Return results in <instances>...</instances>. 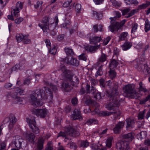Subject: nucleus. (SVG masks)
Listing matches in <instances>:
<instances>
[{
  "mask_svg": "<svg viewBox=\"0 0 150 150\" xmlns=\"http://www.w3.org/2000/svg\"><path fill=\"white\" fill-rule=\"evenodd\" d=\"M42 23H39L38 26L42 29L44 32H48V30L50 32L51 35L54 36L55 32L53 31L55 28L53 20L50 17L45 16L41 21Z\"/></svg>",
  "mask_w": 150,
  "mask_h": 150,
  "instance_id": "nucleus-1",
  "label": "nucleus"
},
{
  "mask_svg": "<svg viewBox=\"0 0 150 150\" xmlns=\"http://www.w3.org/2000/svg\"><path fill=\"white\" fill-rule=\"evenodd\" d=\"M115 94H106L108 100L110 101L106 104L105 108L109 110L116 111L118 110L122 100Z\"/></svg>",
  "mask_w": 150,
  "mask_h": 150,
  "instance_id": "nucleus-2",
  "label": "nucleus"
},
{
  "mask_svg": "<svg viewBox=\"0 0 150 150\" xmlns=\"http://www.w3.org/2000/svg\"><path fill=\"white\" fill-rule=\"evenodd\" d=\"M116 16L113 18H110L111 25L108 27L109 30L112 32L117 31L119 29L123 26L125 23L126 20H123L120 22L116 21V18H119L121 16V14L118 11H116Z\"/></svg>",
  "mask_w": 150,
  "mask_h": 150,
  "instance_id": "nucleus-3",
  "label": "nucleus"
},
{
  "mask_svg": "<svg viewBox=\"0 0 150 150\" xmlns=\"http://www.w3.org/2000/svg\"><path fill=\"white\" fill-rule=\"evenodd\" d=\"M57 81H54L53 83H49L48 82L44 81L45 84L47 86H49L52 88L53 91H52L48 87H44L42 89H38L33 91L32 94H52L53 93H55L57 90V86H58Z\"/></svg>",
  "mask_w": 150,
  "mask_h": 150,
  "instance_id": "nucleus-4",
  "label": "nucleus"
},
{
  "mask_svg": "<svg viewBox=\"0 0 150 150\" xmlns=\"http://www.w3.org/2000/svg\"><path fill=\"white\" fill-rule=\"evenodd\" d=\"M47 98V94H30L28 100L31 105L39 106L42 105L40 100H46Z\"/></svg>",
  "mask_w": 150,
  "mask_h": 150,
  "instance_id": "nucleus-5",
  "label": "nucleus"
},
{
  "mask_svg": "<svg viewBox=\"0 0 150 150\" xmlns=\"http://www.w3.org/2000/svg\"><path fill=\"white\" fill-rule=\"evenodd\" d=\"M35 117H34L33 120H31L29 118H27V122L30 128L32 131L35 134H37L40 132V130L36 126V123L35 120Z\"/></svg>",
  "mask_w": 150,
  "mask_h": 150,
  "instance_id": "nucleus-6",
  "label": "nucleus"
},
{
  "mask_svg": "<svg viewBox=\"0 0 150 150\" xmlns=\"http://www.w3.org/2000/svg\"><path fill=\"white\" fill-rule=\"evenodd\" d=\"M23 6V4L21 2H17L16 6L12 7L11 8L12 14H13L14 16L16 17L18 16L19 14L20 10L22 8Z\"/></svg>",
  "mask_w": 150,
  "mask_h": 150,
  "instance_id": "nucleus-7",
  "label": "nucleus"
},
{
  "mask_svg": "<svg viewBox=\"0 0 150 150\" xmlns=\"http://www.w3.org/2000/svg\"><path fill=\"white\" fill-rule=\"evenodd\" d=\"M33 113L38 117L44 118L48 113L47 110L45 109H35L32 110Z\"/></svg>",
  "mask_w": 150,
  "mask_h": 150,
  "instance_id": "nucleus-8",
  "label": "nucleus"
},
{
  "mask_svg": "<svg viewBox=\"0 0 150 150\" xmlns=\"http://www.w3.org/2000/svg\"><path fill=\"white\" fill-rule=\"evenodd\" d=\"M126 94H137V91L135 90L134 86L133 84H128L125 86L123 88Z\"/></svg>",
  "mask_w": 150,
  "mask_h": 150,
  "instance_id": "nucleus-9",
  "label": "nucleus"
},
{
  "mask_svg": "<svg viewBox=\"0 0 150 150\" xmlns=\"http://www.w3.org/2000/svg\"><path fill=\"white\" fill-rule=\"evenodd\" d=\"M116 148L118 150H127L129 149V143L128 142L122 141L118 142L116 144Z\"/></svg>",
  "mask_w": 150,
  "mask_h": 150,
  "instance_id": "nucleus-10",
  "label": "nucleus"
},
{
  "mask_svg": "<svg viewBox=\"0 0 150 150\" xmlns=\"http://www.w3.org/2000/svg\"><path fill=\"white\" fill-rule=\"evenodd\" d=\"M62 69V71H64L61 75L62 79L63 80H70L72 78L70 71L66 69L64 67H63Z\"/></svg>",
  "mask_w": 150,
  "mask_h": 150,
  "instance_id": "nucleus-11",
  "label": "nucleus"
},
{
  "mask_svg": "<svg viewBox=\"0 0 150 150\" xmlns=\"http://www.w3.org/2000/svg\"><path fill=\"white\" fill-rule=\"evenodd\" d=\"M81 113L80 110L75 109L73 111V114L71 115V119L72 120H76L81 119Z\"/></svg>",
  "mask_w": 150,
  "mask_h": 150,
  "instance_id": "nucleus-12",
  "label": "nucleus"
},
{
  "mask_svg": "<svg viewBox=\"0 0 150 150\" xmlns=\"http://www.w3.org/2000/svg\"><path fill=\"white\" fill-rule=\"evenodd\" d=\"M67 130V134L71 136L76 137L80 135L79 131L75 130L72 127H69Z\"/></svg>",
  "mask_w": 150,
  "mask_h": 150,
  "instance_id": "nucleus-13",
  "label": "nucleus"
},
{
  "mask_svg": "<svg viewBox=\"0 0 150 150\" xmlns=\"http://www.w3.org/2000/svg\"><path fill=\"white\" fill-rule=\"evenodd\" d=\"M125 122L124 121L119 122L116 125L113 129V131L115 134H119L120 133L121 130L124 126Z\"/></svg>",
  "mask_w": 150,
  "mask_h": 150,
  "instance_id": "nucleus-14",
  "label": "nucleus"
},
{
  "mask_svg": "<svg viewBox=\"0 0 150 150\" xmlns=\"http://www.w3.org/2000/svg\"><path fill=\"white\" fill-rule=\"evenodd\" d=\"M137 68L139 71H142L144 73L147 74L150 73V68L145 64H140Z\"/></svg>",
  "mask_w": 150,
  "mask_h": 150,
  "instance_id": "nucleus-15",
  "label": "nucleus"
},
{
  "mask_svg": "<svg viewBox=\"0 0 150 150\" xmlns=\"http://www.w3.org/2000/svg\"><path fill=\"white\" fill-rule=\"evenodd\" d=\"M91 34L88 35L89 38L90 43L91 44H96L97 43L99 42L101 40L102 38L100 36H95L91 37Z\"/></svg>",
  "mask_w": 150,
  "mask_h": 150,
  "instance_id": "nucleus-16",
  "label": "nucleus"
},
{
  "mask_svg": "<svg viewBox=\"0 0 150 150\" xmlns=\"http://www.w3.org/2000/svg\"><path fill=\"white\" fill-rule=\"evenodd\" d=\"M87 97L85 96L82 99L83 100L85 101V103L88 105H91L93 106L98 107L99 106V104L97 103V102L95 101H93L91 99H88L87 98Z\"/></svg>",
  "mask_w": 150,
  "mask_h": 150,
  "instance_id": "nucleus-17",
  "label": "nucleus"
},
{
  "mask_svg": "<svg viewBox=\"0 0 150 150\" xmlns=\"http://www.w3.org/2000/svg\"><path fill=\"white\" fill-rule=\"evenodd\" d=\"M23 141V139L21 137L17 136L15 137L14 144L16 147L20 148L21 146V144Z\"/></svg>",
  "mask_w": 150,
  "mask_h": 150,
  "instance_id": "nucleus-18",
  "label": "nucleus"
},
{
  "mask_svg": "<svg viewBox=\"0 0 150 150\" xmlns=\"http://www.w3.org/2000/svg\"><path fill=\"white\" fill-rule=\"evenodd\" d=\"M9 124L8 125V127L9 129H12L14 125L15 124L16 122V119L15 117L13 115H10L9 117Z\"/></svg>",
  "mask_w": 150,
  "mask_h": 150,
  "instance_id": "nucleus-19",
  "label": "nucleus"
},
{
  "mask_svg": "<svg viewBox=\"0 0 150 150\" xmlns=\"http://www.w3.org/2000/svg\"><path fill=\"white\" fill-rule=\"evenodd\" d=\"M127 126L126 127H129L132 128L133 127L135 124V121L133 117H129L127 118L126 120Z\"/></svg>",
  "mask_w": 150,
  "mask_h": 150,
  "instance_id": "nucleus-20",
  "label": "nucleus"
},
{
  "mask_svg": "<svg viewBox=\"0 0 150 150\" xmlns=\"http://www.w3.org/2000/svg\"><path fill=\"white\" fill-rule=\"evenodd\" d=\"M35 137V135L32 133L26 134V139L31 143H34Z\"/></svg>",
  "mask_w": 150,
  "mask_h": 150,
  "instance_id": "nucleus-21",
  "label": "nucleus"
},
{
  "mask_svg": "<svg viewBox=\"0 0 150 150\" xmlns=\"http://www.w3.org/2000/svg\"><path fill=\"white\" fill-rule=\"evenodd\" d=\"M44 141V139L42 137L38 139L37 144L38 150H41L43 149Z\"/></svg>",
  "mask_w": 150,
  "mask_h": 150,
  "instance_id": "nucleus-22",
  "label": "nucleus"
},
{
  "mask_svg": "<svg viewBox=\"0 0 150 150\" xmlns=\"http://www.w3.org/2000/svg\"><path fill=\"white\" fill-rule=\"evenodd\" d=\"M66 59H65V60L64 61L65 62L74 66H77L79 64V61L77 59L75 58L72 57L70 61H68L67 62H66Z\"/></svg>",
  "mask_w": 150,
  "mask_h": 150,
  "instance_id": "nucleus-23",
  "label": "nucleus"
},
{
  "mask_svg": "<svg viewBox=\"0 0 150 150\" xmlns=\"http://www.w3.org/2000/svg\"><path fill=\"white\" fill-rule=\"evenodd\" d=\"M17 95V94H7L6 97L8 98H10L11 97L13 98L17 103H21L23 99L22 98L18 96Z\"/></svg>",
  "mask_w": 150,
  "mask_h": 150,
  "instance_id": "nucleus-24",
  "label": "nucleus"
},
{
  "mask_svg": "<svg viewBox=\"0 0 150 150\" xmlns=\"http://www.w3.org/2000/svg\"><path fill=\"white\" fill-rule=\"evenodd\" d=\"M61 86L62 88L66 92L70 91L72 88V87L69 85L68 83L67 82H63Z\"/></svg>",
  "mask_w": 150,
  "mask_h": 150,
  "instance_id": "nucleus-25",
  "label": "nucleus"
},
{
  "mask_svg": "<svg viewBox=\"0 0 150 150\" xmlns=\"http://www.w3.org/2000/svg\"><path fill=\"white\" fill-rule=\"evenodd\" d=\"M90 86L88 84L86 85V89L87 90V93L92 94H99L98 91L93 86L91 87V90L90 91ZM99 94H100V93Z\"/></svg>",
  "mask_w": 150,
  "mask_h": 150,
  "instance_id": "nucleus-26",
  "label": "nucleus"
},
{
  "mask_svg": "<svg viewBox=\"0 0 150 150\" xmlns=\"http://www.w3.org/2000/svg\"><path fill=\"white\" fill-rule=\"evenodd\" d=\"M132 45V43L131 42L126 41L121 46V47L123 50L126 51L129 49Z\"/></svg>",
  "mask_w": 150,
  "mask_h": 150,
  "instance_id": "nucleus-27",
  "label": "nucleus"
},
{
  "mask_svg": "<svg viewBox=\"0 0 150 150\" xmlns=\"http://www.w3.org/2000/svg\"><path fill=\"white\" fill-rule=\"evenodd\" d=\"M115 58L110 61L109 64L110 69H112L116 68L118 64V62L117 61Z\"/></svg>",
  "mask_w": 150,
  "mask_h": 150,
  "instance_id": "nucleus-28",
  "label": "nucleus"
},
{
  "mask_svg": "<svg viewBox=\"0 0 150 150\" xmlns=\"http://www.w3.org/2000/svg\"><path fill=\"white\" fill-rule=\"evenodd\" d=\"M139 87L137 89L139 92H143L144 93H150V91L149 90H147L142 86V82H139Z\"/></svg>",
  "mask_w": 150,
  "mask_h": 150,
  "instance_id": "nucleus-29",
  "label": "nucleus"
},
{
  "mask_svg": "<svg viewBox=\"0 0 150 150\" xmlns=\"http://www.w3.org/2000/svg\"><path fill=\"white\" fill-rule=\"evenodd\" d=\"M116 112H109L107 111H102L99 113V115L101 116H108L113 113H115Z\"/></svg>",
  "mask_w": 150,
  "mask_h": 150,
  "instance_id": "nucleus-30",
  "label": "nucleus"
},
{
  "mask_svg": "<svg viewBox=\"0 0 150 150\" xmlns=\"http://www.w3.org/2000/svg\"><path fill=\"white\" fill-rule=\"evenodd\" d=\"M123 137L129 141H132L134 138V134L132 133H129L123 136Z\"/></svg>",
  "mask_w": 150,
  "mask_h": 150,
  "instance_id": "nucleus-31",
  "label": "nucleus"
},
{
  "mask_svg": "<svg viewBox=\"0 0 150 150\" xmlns=\"http://www.w3.org/2000/svg\"><path fill=\"white\" fill-rule=\"evenodd\" d=\"M64 50L67 54L68 55H73L74 53L72 50L68 47H66L64 48Z\"/></svg>",
  "mask_w": 150,
  "mask_h": 150,
  "instance_id": "nucleus-32",
  "label": "nucleus"
},
{
  "mask_svg": "<svg viewBox=\"0 0 150 150\" xmlns=\"http://www.w3.org/2000/svg\"><path fill=\"white\" fill-rule=\"evenodd\" d=\"M128 35V33L127 32L122 33L119 37V40L121 41L125 40Z\"/></svg>",
  "mask_w": 150,
  "mask_h": 150,
  "instance_id": "nucleus-33",
  "label": "nucleus"
},
{
  "mask_svg": "<svg viewBox=\"0 0 150 150\" xmlns=\"http://www.w3.org/2000/svg\"><path fill=\"white\" fill-rule=\"evenodd\" d=\"M106 59L107 56L105 54L102 53L101 54V55L99 58V61L97 62L98 65L100 64L101 63H103L106 60Z\"/></svg>",
  "mask_w": 150,
  "mask_h": 150,
  "instance_id": "nucleus-34",
  "label": "nucleus"
},
{
  "mask_svg": "<svg viewBox=\"0 0 150 150\" xmlns=\"http://www.w3.org/2000/svg\"><path fill=\"white\" fill-rule=\"evenodd\" d=\"M73 6L74 9L76 12V13H79L80 12L81 9V5L79 3H74L73 4Z\"/></svg>",
  "mask_w": 150,
  "mask_h": 150,
  "instance_id": "nucleus-35",
  "label": "nucleus"
},
{
  "mask_svg": "<svg viewBox=\"0 0 150 150\" xmlns=\"http://www.w3.org/2000/svg\"><path fill=\"white\" fill-rule=\"evenodd\" d=\"M25 35L22 34H17L16 36V39L17 41L19 42L23 41L25 37Z\"/></svg>",
  "mask_w": 150,
  "mask_h": 150,
  "instance_id": "nucleus-36",
  "label": "nucleus"
},
{
  "mask_svg": "<svg viewBox=\"0 0 150 150\" xmlns=\"http://www.w3.org/2000/svg\"><path fill=\"white\" fill-rule=\"evenodd\" d=\"M125 97L132 99H138L140 97V94H125Z\"/></svg>",
  "mask_w": 150,
  "mask_h": 150,
  "instance_id": "nucleus-37",
  "label": "nucleus"
},
{
  "mask_svg": "<svg viewBox=\"0 0 150 150\" xmlns=\"http://www.w3.org/2000/svg\"><path fill=\"white\" fill-rule=\"evenodd\" d=\"M150 4V3L146 2L145 3L141 5L138 6V8L139 10L144 9H145Z\"/></svg>",
  "mask_w": 150,
  "mask_h": 150,
  "instance_id": "nucleus-38",
  "label": "nucleus"
},
{
  "mask_svg": "<svg viewBox=\"0 0 150 150\" xmlns=\"http://www.w3.org/2000/svg\"><path fill=\"white\" fill-rule=\"evenodd\" d=\"M20 68V70H23L26 67V62L24 60L21 61L18 64Z\"/></svg>",
  "mask_w": 150,
  "mask_h": 150,
  "instance_id": "nucleus-39",
  "label": "nucleus"
},
{
  "mask_svg": "<svg viewBox=\"0 0 150 150\" xmlns=\"http://www.w3.org/2000/svg\"><path fill=\"white\" fill-rule=\"evenodd\" d=\"M148 100L150 101V95L149 94L145 98L142 99L140 101L139 104H144Z\"/></svg>",
  "mask_w": 150,
  "mask_h": 150,
  "instance_id": "nucleus-40",
  "label": "nucleus"
},
{
  "mask_svg": "<svg viewBox=\"0 0 150 150\" xmlns=\"http://www.w3.org/2000/svg\"><path fill=\"white\" fill-rule=\"evenodd\" d=\"M116 73L115 71L110 69L109 75L111 79L115 78L116 76Z\"/></svg>",
  "mask_w": 150,
  "mask_h": 150,
  "instance_id": "nucleus-41",
  "label": "nucleus"
},
{
  "mask_svg": "<svg viewBox=\"0 0 150 150\" xmlns=\"http://www.w3.org/2000/svg\"><path fill=\"white\" fill-rule=\"evenodd\" d=\"M119 54V51L117 48H115L113 51V58L114 57L115 59H117V57Z\"/></svg>",
  "mask_w": 150,
  "mask_h": 150,
  "instance_id": "nucleus-42",
  "label": "nucleus"
},
{
  "mask_svg": "<svg viewBox=\"0 0 150 150\" xmlns=\"http://www.w3.org/2000/svg\"><path fill=\"white\" fill-rule=\"evenodd\" d=\"M86 49L87 51H89V52H92L95 50L96 49V46H86Z\"/></svg>",
  "mask_w": 150,
  "mask_h": 150,
  "instance_id": "nucleus-43",
  "label": "nucleus"
},
{
  "mask_svg": "<svg viewBox=\"0 0 150 150\" xmlns=\"http://www.w3.org/2000/svg\"><path fill=\"white\" fill-rule=\"evenodd\" d=\"M150 25L149 22L148 20L145 21V31L146 32H147L148 31L150 30Z\"/></svg>",
  "mask_w": 150,
  "mask_h": 150,
  "instance_id": "nucleus-44",
  "label": "nucleus"
},
{
  "mask_svg": "<svg viewBox=\"0 0 150 150\" xmlns=\"http://www.w3.org/2000/svg\"><path fill=\"white\" fill-rule=\"evenodd\" d=\"M28 35H25V37L23 41V43L24 44H29L31 42V40L28 38Z\"/></svg>",
  "mask_w": 150,
  "mask_h": 150,
  "instance_id": "nucleus-45",
  "label": "nucleus"
},
{
  "mask_svg": "<svg viewBox=\"0 0 150 150\" xmlns=\"http://www.w3.org/2000/svg\"><path fill=\"white\" fill-rule=\"evenodd\" d=\"M43 3V2L42 1H37L36 3V4H34V5L35 8V9H38L39 8L40 6V8H41L42 5Z\"/></svg>",
  "mask_w": 150,
  "mask_h": 150,
  "instance_id": "nucleus-46",
  "label": "nucleus"
},
{
  "mask_svg": "<svg viewBox=\"0 0 150 150\" xmlns=\"http://www.w3.org/2000/svg\"><path fill=\"white\" fill-rule=\"evenodd\" d=\"M102 65H101L97 71V74L96 75V76L97 77L98 76H101L103 74V72L102 71Z\"/></svg>",
  "mask_w": 150,
  "mask_h": 150,
  "instance_id": "nucleus-47",
  "label": "nucleus"
},
{
  "mask_svg": "<svg viewBox=\"0 0 150 150\" xmlns=\"http://www.w3.org/2000/svg\"><path fill=\"white\" fill-rule=\"evenodd\" d=\"M104 96V94H94V98L96 100H99L102 99Z\"/></svg>",
  "mask_w": 150,
  "mask_h": 150,
  "instance_id": "nucleus-48",
  "label": "nucleus"
},
{
  "mask_svg": "<svg viewBox=\"0 0 150 150\" xmlns=\"http://www.w3.org/2000/svg\"><path fill=\"white\" fill-rule=\"evenodd\" d=\"M145 113V110L140 112L138 115V117L139 120H142L144 118V115Z\"/></svg>",
  "mask_w": 150,
  "mask_h": 150,
  "instance_id": "nucleus-49",
  "label": "nucleus"
},
{
  "mask_svg": "<svg viewBox=\"0 0 150 150\" xmlns=\"http://www.w3.org/2000/svg\"><path fill=\"white\" fill-rule=\"evenodd\" d=\"M6 142H3L0 144V150H5Z\"/></svg>",
  "mask_w": 150,
  "mask_h": 150,
  "instance_id": "nucleus-50",
  "label": "nucleus"
},
{
  "mask_svg": "<svg viewBox=\"0 0 150 150\" xmlns=\"http://www.w3.org/2000/svg\"><path fill=\"white\" fill-rule=\"evenodd\" d=\"M87 123L89 125L92 124H96L98 123V121L95 119H90L87 121Z\"/></svg>",
  "mask_w": 150,
  "mask_h": 150,
  "instance_id": "nucleus-51",
  "label": "nucleus"
},
{
  "mask_svg": "<svg viewBox=\"0 0 150 150\" xmlns=\"http://www.w3.org/2000/svg\"><path fill=\"white\" fill-rule=\"evenodd\" d=\"M93 13L94 16H96L98 19H101L102 17V15L100 13H98L96 11H94Z\"/></svg>",
  "mask_w": 150,
  "mask_h": 150,
  "instance_id": "nucleus-52",
  "label": "nucleus"
},
{
  "mask_svg": "<svg viewBox=\"0 0 150 150\" xmlns=\"http://www.w3.org/2000/svg\"><path fill=\"white\" fill-rule=\"evenodd\" d=\"M52 142H49L47 143V147L45 148V150H52L53 148L52 145Z\"/></svg>",
  "mask_w": 150,
  "mask_h": 150,
  "instance_id": "nucleus-53",
  "label": "nucleus"
},
{
  "mask_svg": "<svg viewBox=\"0 0 150 150\" xmlns=\"http://www.w3.org/2000/svg\"><path fill=\"white\" fill-rule=\"evenodd\" d=\"M89 143L87 141H83L81 144V147H86L89 145Z\"/></svg>",
  "mask_w": 150,
  "mask_h": 150,
  "instance_id": "nucleus-54",
  "label": "nucleus"
},
{
  "mask_svg": "<svg viewBox=\"0 0 150 150\" xmlns=\"http://www.w3.org/2000/svg\"><path fill=\"white\" fill-rule=\"evenodd\" d=\"M138 27V25L137 23L134 24L132 26V29L131 30L132 33H134L137 30V27Z\"/></svg>",
  "mask_w": 150,
  "mask_h": 150,
  "instance_id": "nucleus-55",
  "label": "nucleus"
},
{
  "mask_svg": "<svg viewBox=\"0 0 150 150\" xmlns=\"http://www.w3.org/2000/svg\"><path fill=\"white\" fill-rule=\"evenodd\" d=\"M112 145V139L111 138H108L107 140L106 145V146L110 148Z\"/></svg>",
  "mask_w": 150,
  "mask_h": 150,
  "instance_id": "nucleus-56",
  "label": "nucleus"
},
{
  "mask_svg": "<svg viewBox=\"0 0 150 150\" xmlns=\"http://www.w3.org/2000/svg\"><path fill=\"white\" fill-rule=\"evenodd\" d=\"M68 144L70 145V147L71 149H75L77 148L76 144L73 142H70Z\"/></svg>",
  "mask_w": 150,
  "mask_h": 150,
  "instance_id": "nucleus-57",
  "label": "nucleus"
},
{
  "mask_svg": "<svg viewBox=\"0 0 150 150\" xmlns=\"http://www.w3.org/2000/svg\"><path fill=\"white\" fill-rule=\"evenodd\" d=\"M72 1V0H69L64 2L63 4V6L64 7H67L70 5V4Z\"/></svg>",
  "mask_w": 150,
  "mask_h": 150,
  "instance_id": "nucleus-58",
  "label": "nucleus"
},
{
  "mask_svg": "<svg viewBox=\"0 0 150 150\" xmlns=\"http://www.w3.org/2000/svg\"><path fill=\"white\" fill-rule=\"evenodd\" d=\"M50 52L52 54H55L57 52V50L55 47L54 46H53L52 49H50Z\"/></svg>",
  "mask_w": 150,
  "mask_h": 150,
  "instance_id": "nucleus-59",
  "label": "nucleus"
},
{
  "mask_svg": "<svg viewBox=\"0 0 150 150\" xmlns=\"http://www.w3.org/2000/svg\"><path fill=\"white\" fill-rule=\"evenodd\" d=\"M112 5L116 7H119L121 6V3L118 2L116 0H115L114 1L112 4Z\"/></svg>",
  "mask_w": 150,
  "mask_h": 150,
  "instance_id": "nucleus-60",
  "label": "nucleus"
},
{
  "mask_svg": "<svg viewBox=\"0 0 150 150\" xmlns=\"http://www.w3.org/2000/svg\"><path fill=\"white\" fill-rule=\"evenodd\" d=\"M15 91L16 93H24V90H22L18 88H15Z\"/></svg>",
  "mask_w": 150,
  "mask_h": 150,
  "instance_id": "nucleus-61",
  "label": "nucleus"
},
{
  "mask_svg": "<svg viewBox=\"0 0 150 150\" xmlns=\"http://www.w3.org/2000/svg\"><path fill=\"white\" fill-rule=\"evenodd\" d=\"M90 81L91 85L93 86L96 85L98 82V81L97 80L95 79H90Z\"/></svg>",
  "mask_w": 150,
  "mask_h": 150,
  "instance_id": "nucleus-62",
  "label": "nucleus"
},
{
  "mask_svg": "<svg viewBox=\"0 0 150 150\" xmlns=\"http://www.w3.org/2000/svg\"><path fill=\"white\" fill-rule=\"evenodd\" d=\"M23 20V19L21 17L19 18L16 19L15 20V23L16 24H19Z\"/></svg>",
  "mask_w": 150,
  "mask_h": 150,
  "instance_id": "nucleus-63",
  "label": "nucleus"
},
{
  "mask_svg": "<svg viewBox=\"0 0 150 150\" xmlns=\"http://www.w3.org/2000/svg\"><path fill=\"white\" fill-rule=\"evenodd\" d=\"M18 69L20 70V68L19 67V65L18 64H16L12 68V71H16L18 70Z\"/></svg>",
  "mask_w": 150,
  "mask_h": 150,
  "instance_id": "nucleus-64",
  "label": "nucleus"
}]
</instances>
